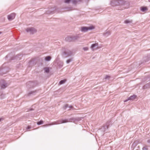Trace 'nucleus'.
<instances>
[{"label":"nucleus","instance_id":"obj_1","mask_svg":"<svg viewBox=\"0 0 150 150\" xmlns=\"http://www.w3.org/2000/svg\"><path fill=\"white\" fill-rule=\"evenodd\" d=\"M82 119L83 117H75L69 119H65L64 120L61 119L57 120L56 122H53L52 123L43 125L42 126L46 127L48 126H50L54 125L59 124L62 123L71 122L72 121H73L74 122H77L81 120Z\"/></svg>","mask_w":150,"mask_h":150},{"label":"nucleus","instance_id":"obj_2","mask_svg":"<svg viewBox=\"0 0 150 150\" xmlns=\"http://www.w3.org/2000/svg\"><path fill=\"white\" fill-rule=\"evenodd\" d=\"M110 5L112 6H123L124 8H129V2L124 0H112L110 2Z\"/></svg>","mask_w":150,"mask_h":150},{"label":"nucleus","instance_id":"obj_3","mask_svg":"<svg viewBox=\"0 0 150 150\" xmlns=\"http://www.w3.org/2000/svg\"><path fill=\"white\" fill-rule=\"evenodd\" d=\"M111 124L110 121H108L102 127L99 129L100 131L104 132L107 131L108 127Z\"/></svg>","mask_w":150,"mask_h":150},{"label":"nucleus","instance_id":"obj_4","mask_svg":"<svg viewBox=\"0 0 150 150\" xmlns=\"http://www.w3.org/2000/svg\"><path fill=\"white\" fill-rule=\"evenodd\" d=\"M26 31L27 32H29L31 34H33L35 33L36 30V29L33 28H27L26 30Z\"/></svg>","mask_w":150,"mask_h":150},{"label":"nucleus","instance_id":"obj_5","mask_svg":"<svg viewBox=\"0 0 150 150\" xmlns=\"http://www.w3.org/2000/svg\"><path fill=\"white\" fill-rule=\"evenodd\" d=\"M16 16V14L14 13H13L8 16V19L9 21H11Z\"/></svg>","mask_w":150,"mask_h":150},{"label":"nucleus","instance_id":"obj_6","mask_svg":"<svg viewBox=\"0 0 150 150\" xmlns=\"http://www.w3.org/2000/svg\"><path fill=\"white\" fill-rule=\"evenodd\" d=\"M63 54L68 56H69L72 55V52L70 50H67L64 51L63 52Z\"/></svg>","mask_w":150,"mask_h":150},{"label":"nucleus","instance_id":"obj_7","mask_svg":"<svg viewBox=\"0 0 150 150\" xmlns=\"http://www.w3.org/2000/svg\"><path fill=\"white\" fill-rule=\"evenodd\" d=\"M98 43H95L91 45V48L92 51H94L97 49L98 48Z\"/></svg>","mask_w":150,"mask_h":150},{"label":"nucleus","instance_id":"obj_8","mask_svg":"<svg viewBox=\"0 0 150 150\" xmlns=\"http://www.w3.org/2000/svg\"><path fill=\"white\" fill-rule=\"evenodd\" d=\"M1 84V88H4L6 87L7 85V84L5 82L4 80H2Z\"/></svg>","mask_w":150,"mask_h":150},{"label":"nucleus","instance_id":"obj_9","mask_svg":"<svg viewBox=\"0 0 150 150\" xmlns=\"http://www.w3.org/2000/svg\"><path fill=\"white\" fill-rule=\"evenodd\" d=\"M65 40L66 41L69 42L73 41L72 37L71 36H68L66 37Z\"/></svg>","mask_w":150,"mask_h":150},{"label":"nucleus","instance_id":"obj_10","mask_svg":"<svg viewBox=\"0 0 150 150\" xmlns=\"http://www.w3.org/2000/svg\"><path fill=\"white\" fill-rule=\"evenodd\" d=\"M81 30L82 32H86L88 30V27H83L81 28Z\"/></svg>","mask_w":150,"mask_h":150},{"label":"nucleus","instance_id":"obj_11","mask_svg":"<svg viewBox=\"0 0 150 150\" xmlns=\"http://www.w3.org/2000/svg\"><path fill=\"white\" fill-rule=\"evenodd\" d=\"M111 33L110 31H106V32L104 33L103 35L105 37H107L109 35H110Z\"/></svg>","mask_w":150,"mask_h":150},{"label":"nucleus","instance_id":"obj_12","mask_svg":"<svg viewBox=\"0 0 150 150\" xmlns=\"http://www.w3.org/2000/svg\"><path fill=\"white\" fill-rule=\"evenodd\" d=\"M68 107L69 108H71V109H74V108L73 107V106H72L69 105V106L68 104H66L63 107V109L64 110H66Z\"/></svg>","mask_w":150,"mask_h":150},{"label":"nucleus","instance_id":"obj_13","mask_svg":"<svg viewBox=\"0 0 150 150\" xmlns=\"http://www.w3.org/2000/svg\"><path fill=\"white\" fill-rule=\"evenodd\" d=\"M79 35H77L76 36H74L73 37H72L73 38V41H74L75 40H77L79 38Z\"/></svg>","mask_w":150,"mask_h":150},{"label":"nucleus","instance_id":"obj_14","mask_svg":"<svg viewBox=\"0 0 150 150\" xmlns=\"http://www.w3.org/2000/svg\"><path fill=\"white\" fill-rule=\"evenodd\" d=\"M132 22V20H127L124 21V23L125 24H128L129 23H131Z\"/></svg>","mask_w":150,"mask_h":150},{"label":"nucleus","instance_id":"obj_15","mask_svg":"<svg viewBox=\"0 0 150 150\" xmlns=\"http://www.w3.org/2000/svg\"><path fill=\"white\" fill-rule=\"evenodd\" d=\"M141 10L142 11L144 12L147 10L148 9L146 7H142L141 8Z\"/></svg>","mask_w":150,"mask_h":150},{"label":"nucleus","instance_id":"obj_16","mask_svg":"<svg viewBox=\"0 0 150 150\" xmlns=\"http://www.w3.org/2000/svg\"><path fill=\"white\" fill-rule=\"evenodd\" d=\"M136 96L133 95V96H130L129 98L130 100H133L135 98H136Z\"/></svg>","mask_w":150,"mask_h":150},{"label":"nucleus","instance_id":"obj_17","mask_svg":"<svg viewBox=\"0 0 150 150\" xmlns=\"http://www.w3.org/2000/svg\"><path fill=\"white\" fill-rule=\"evenodd\" d=\"M66 81V79H64L60 81L59 82V85H62Z\"/></svg>","mask_w":150,"mask_h":150},{"label":"nucleus","instance_id":"obj_18","mask_svg":"<svg viewBox=\"0 0 150 150\" xmlns=\"http://www.w3.org/2000/svg\"><path fill=\"white\" fill-rule=\"evenodd\" d=\"M144 88H150V82L144 86Z\"/></svg>","mask_w":150,"mask_h":150},{"label":"nucleus","instance_id":"obj_19","mask_svg":"<svg viewBox=\"0 0 150 150\" xmlns=\"http://www.w3.org/2000/svg\"><path fill=\"white\" fill-rule=\"evenodd\" d=\"M51 59V57L50 56H47L45 59V60L47 61H49Z\"/></svg>","mask_w":150,"mask_h":150},{"label":"nucleus","instance_id":"obj_20","mask_svg":"<svg viewBox=\"0 0 150 150\" xmlns=\"http://www.w3.org/2000/svg\"><path fill=\"white\" fill-rule=\"evenodd\" d=\"M73 58H70L68 59L66 61V63L67 64H68L70 62H72L73 61Z\"/></svg>","mask_w":150,"mask_h":150},{"label":"nucleus","instance_id":"obj_21","mask_svg":"<svg viewBox=\"0 0 150 150\" xmlns=\"http://www.w3.org/2000/svg\"><path fill=\"white\" fill-rule=\"evenodd\" d=\"M45 72L48 73L49 72V70L48 67L45 68L44 69Z\"/></svg>","mask_w":150,"mask_h":150},{"label":"nucleus","instance_id":"obj_22","mask_svg":"<svg viewBox=\"0 0 150 150\" xmlns=\"http://www.w3.org/2000/svg\"><path fill=\"white\" fill-rule=\"evenodd\" d=\"M88 30H92L94 29V27L93 26H91L90 27H88Z\"/></svg>","mask_w":150,"mask_h":150},{"label":"nucleus","instance_id":"obj_23","mask_svg":"<svg viewBox=\"0 0 150 150\" xmlns=\"http://www.w3.org/2000/svg\"><path fill=\"white\" fill-rule=\"evenodd\" d=\"M43 121L42 120L40 121V122H38L37 123V124L38 125H40L43 123Z\"/></svg>","mask_w":150,"mask_h":150},{"label":"nucleus","instance_id":"obj_24","mask_svg":"<svg viewBox=\"0 0 150 150\" xmlns=\"http://www.w3.org/2000/svg\"><path fill=\"white\" fill-rule=\"evenodd\" d=\"M71 0H65L64 2L65 3H69L70 1Z\"/></svg>","mask_w":150,"mask_h":150},{"label":"nucleus","instance_id":"obj_25","mask_svg":"<svg viewBox=\"0 0 150 150\" xmlns=\"http://www.w3.org/2000/svg\"><path fill=\"white\" fill-rule=\"evenodd\" d=\"M83 50L84 51H86L88 50V48L87 47H84L83 48Z\"/></svg>","mask_w":150,"mask_h":150},{"label":"nucleus","instance_id":"obj_26","mask_svg":"<svg viewBox=\"0 0 150 150\" xmlns=\"http://www.w3.org/2000/svg\"><path fill=\"white\" fill-rule=\"evenodd\" d=\"M35 91H31L28 93V95L30 96L31 94H33L34 93H35Z\"/></svg>","mask_w":150,"mask_h":150},{"label":"nucleus","instance_id":"obj_27","mask_svg":"<svg viewBox=\"0 0 150 150\" xmlns=\"http://www.w3.org/2000/svg\"><path fill=\"white\" fill-rule=\"evenodd\" d=\"M142 150H147L148 149L147 148V146H146L143 147L142 148Z\"/></svg>","mask_w":150,"mask_h":150},{"label":"nucleus","instance_id":"obj_28","mask_svg":"<svg viewBox=\"0 0 150 150\" xmlns=\"http://www.w3.org/2000/svg\"><path fill=\"white\" fill-rule=\"evenodd\" d=\"M72 1V3L74 4H76L77 2L75 0H73Z\"/></svg>","mask_w":150,"mask_h":150},{"label":"nucleus","instance_id":"obj_29","mask_svg":"<svg viewBox=\"0 0 150 150\" xmlns=\"http://www.w3.org/2000/svg\"><path fill=\"white\" fill-rule=\"evenodd\" d=\"M129 100H130V99L129 98H127V99L126 100H124V102H126L127 101Z\"/></svg>","mask_w":150,"mask_h":150},{"label":"nucleus","instance_id":"obj_30","mask_svg":"<svg viewBox=\"0 0 150 150\" xmlns=\"http://www.w3.org/2000/svg\"><path fill=\"white\" fill-rule=\"evenodd\" d=\"M110 77V76H109L106 75L105 77V79H106L107 78H109Z\"/></svg>","mask_w":150,"mask_h":150},{"label":"nucleus","instance_id":"obj_31","mask_svg":"<svg viewBox=\"0 0 150 150\" xmlns=\"http://www.w3.org/2000/svg\"><path fill=\"white\" fill-rule=\"evenodd\" d=\"M33 110V109L30 108L29 109V110H28V111H32V110Z\"/></svg>","mask_w":150,"mask_h":150},{"label":"nucleus","instance_id":"obj_32","mask_svg":"<svg viewBox=\"0 0 150 150\" xmlns=\"http://www.w3.org/2000/svg\"><path fill=\"white\" fill-rule=\"evenodd\" d=\"M31 127L29 126L28 127L27 129H31Z\"/></svg>","mask_w":150,"mask_h":150},{"label":"nucleus","instance_id":"obj_33","mask_svg":"<svg viewBox=\"0 0 150 150\" xmlns=\"http://www.w3.org/2000/svg\"><path fill=\"white\" fill-rule=\"evenodd\" d=\"M147 142L148 143H150V140H148Z\"/></svg>","mask_w":150,"mask_h":150},{"label":"nucleus","instance_id":"obj_34","mask_svg":"<svg viewBox=\"0 0 150 150\" xmlns=\"http://www.w3.org/2000/svg\"><path fill=\"white\" fill-rule=\"evenodd\" d=\"M1 71H3V70L1 68H0V72Z\"/></svg>","mask_w":150,"mask_h":150},{"label":"nucleus","instance_id":"obj_35","mask_svg":"<svg viewBox=\"0 0 150 150\" xmlns=\"http://www.w3.org/2000/svg\"><path fill=\"white\" fill-rule=\"evenodd\" d=\"M32 82H29L28 83H27L28 84H29L30 83H31Z\"/></svg>","mask_w":150,"mask_h":150},{"label":"nucleus","instance_id":"obj_36","mask_svg":"<svg viewBox=\"0 0 150 150\" xmlns=\"http://www.w3.org/2000/svg\"><path fill=\"white\" fill-rule=\"evenodd\" d=\"M2 119L1 118H0V122L1 121V120H2Z\"/></svg>","mask_w":150,"mask_h":150},{"label":"nucleus","instance_id":"obj_37","mask_svg":"<svg viewBox=\"0 0 150 150\" xmlns=\"http://www.w3.org/2000/svg\"><path fill=\"white\" fill-rule=\"evenodd\" d=\"M148 60H147L146 61H146H145V62H147Z\"/></svg>","mask_w":150,"mask_h":150},{"label":"nucleus","instance_id":"obj_38","mask_svg":"<svg viewBox=\"0 0 150 150\" xmlns=\"http://www.w3.org/2000/svg\"><path fill=\"white\" fill-rule=\"evenodd\" d=\"M63 66V64H62L60 67H62Z\"/></svg>","mask_w":150,"mask_h":150},{"label":"nucleus","instance_id":"obj_39","mask_svg":"<svg viewBox=\"0 0 150 150\" xmlns=\"http://www.w3.org/2000/svg\"><path fill=\"white\" fill-rule=\"evenodd\" d=\"M1 33H2L1 32H0V34H1Z\"/></svg>","mask_w":150,"mask_h":150},{"label":"nucleus","instance_id":"obj_40","mask_svg":"<svg viewBox=\"0 0 150 150\" xmlns=\"http://www.w3.org/2000/svg\"><path fill=\"white\" fill-rule=\"evenodd\" d=\"M149 2H150V0H148Z\"/></svg>","mask_w":150,"mask_h":150},{"label":"nucleus","instance_id":"obj_41","mask_svg":"<svg viewBox=\"0 0 150 150\" xmlns=\"http://www.w3.org/2000/svg\"><path fill=\"white\" fill-rule=\"evenodd\" d=\"M8 57V56H6V57Z\"/></svg>","mask_w":150,"mask_h":150},{"label":"nucleus","instance_id":"obj_42","mask_svg":"<svg viewBox=\"0 0 150 150\" xmlns=\"http://www.w3.org/2000/svg\"><path fill=\"white\" fill-rule=\"evenodd\" d=\"M68 10V11H70V10Z\"/></svg>","mask_w":150,"mask_h":150},{"label":"nucleus","instance_id":"obj_43","mask_svg":"<svg viewBox=\"0 0 150 150\" xmlns=\"http://www.w3.org/2000/svg\"><path fill=\"white\" fill-rule=\"evenodd\" d=\"M145 58H146V57H145ZM146 58H148V57H146Z\"/></svg>","mask_w":150,"mask_h":150},{"label":"nucleus","instance_id":"obj_44","mask_svg":"<svg viewBox=\"0 0 150 150\" xmlns=\"http://www.w3.org/2000/svg\"><path fill=\"white\" fill-rule=\"evenodd\" d=\"M68 110H70V109Z\"/></svg>","mask_w":150,"mask_h":150}]
</instances>
